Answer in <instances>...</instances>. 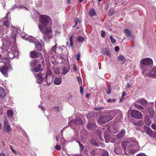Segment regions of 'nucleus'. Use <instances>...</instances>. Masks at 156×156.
Returning <instances> with one entry per match:
<instances>
[{
  "label": "nucleus",
  "instance_id": "nucleus-53",
  "mask_svg": "<svg viewBox=\"0 0 156 156\" xmlns=\"http://www.w3.org/2000/svg\"><path fill=\"white\" fill-rule=\"evenodd\" d=\"M151 127L153 129L156 130V125L154 123H153L151 125Z\"/></svg>",
  "mask_w": 156,
  "mask_h": 156
},
{
  "label": "nucleus",
  "instance_id": "nucleus-26",
  "mask_svg": "<svg viewBox=\"0 0 156 156\" xmlns=\"http://www.w3.org/2000/svg\"><path fill=\"white\" fill-rule=\"evenodd\" d=\"M125 133V131L124 129H122L120 132L117 135V138H120L123 136H124Z\"/></svg>",
  "mask_w": 156,
  "mask_h": 156
},
{
  "label": "nucleus",
  "instance_id": "nucleus-23",
  "mask_svg": "<svg viewBox=\"0 0 156 156\" xmlns=\"http://www.w3.org/2000/svg\"><path fill=\"white\" fill-rule=\"evenodd\" d=\"M40 60L36 59L30 62V65L31 67H34L37 65V64L40 62Z\"/></svg>",
  "mask_w": 156,
  "mask_h": 156
},
{
  "label": "nucleus",
  "instance_id": "nucleus-60",
  "mask_svg": "<svg viewBox=\"0 0 156 156\" xmlns=\"http://www.w3.org/2000/svg\"><path fill=\"white\" fill-rule=\"evenodd\" d=\"M156 138V131L154 132V134L153 135V136L152 138Z\"/></svg>",
  "mask_w": 156,
  "mask_h": 156
},
{
  "label": "nucleus",
  "instance_id": "nucleus-49",
  "mask_svg": "<svg viewBox=\"0 0 156 156\" xmlns=\"http://www.w3.org/2000/svg\"><path fill=\"white\" fill-rule=\"evenodd\" d=\"M55 148L57 150L59 151L61 149V147L59 145H57L55 147Z\"/></svg>",
  "mask_w": 156,
  "mask_h": 156
},
{
  "label": "nucleus",
  "instance_id": "nucleus-10",
  "mask_svg": "<svg viewBox=\"0 0 156 156\" xmlns=\"http://www.w3.org/2000/svg\"><path fill=\"white\" fill-rule=\"evenodd\" d=\"M131 116L132 117L136 119H141L143 117L141 113L136 110H133L132 111Z\"/></svg>",
  "mask_w": 156,
  "mask_h": 156
},
{
  "label": "nucleus",
  "instance_id": "nucleus-54",
  "mask_svg": "<svg viewBox=\"0 0 156 156\" xmlns=\"http://www.w3.org/2000/svg\"><path fill=\"white\" fill-rule=\"evenodd\" d=\"M101 36L102 37H105V32L104 30L101 31Z\"/></svg>",
  "mask_w": 156,
  "mask_h": 156
},
{
  "label": "nucleus",
  "instance_id": "nucleus-31",
  "mask_svg": "<svg viewBox=\"0 0 156 156\" xmlns=\"http://www.w3.org/2000/svg\"><path fill=\"white\" fill-rule=\"evenodd\" d=\"M41 65L40 64L37 65V66L34 67V72H36L41 71Z\"/></svg>",
  "mask_w": 156,
  "mask_h": 156
},
{
  "label": "nucleus",
  "instance_id": "nucleus-27",
  "mask_svg": "<svg viewBox=\"0 0 156 156\" xmlns=\"http://www.w3.org/2000/svg\"><path fill=\"white\" fill-rule=\"evenodd\" d=\"M6 95L5 92L3 88L0 87V97L4 98Z\"/></svg>",
  "mask_w": 156,
  "mask_h": 156
},
{
  "label": "nucleus",
  "instance_id": "nucleus-37",
  "mask_svg": "<svg viewBox=\"0 0 156 156\" xmlns=\"http://www.w3.org/2000/svg\"><path fill=\"white\" fill-rule=\"evenodd\" d=\"M52 108L54 112L56 113H58L60 109V107L59 106H55L53 107Z\"/></svg>",
  "mask_w": 156,
  "mask_h": 156
},
{
  "label": "nucleus",
  "instance_id": "nucleus-41",
  "mask_svg": "<svg viewBox=\"0 0 156 156\" xmlns=\"http://www.w3.org/2000/svg\"><path fill=\"white\" fill-rule=\"evenodd\" d=\"M77 40L78 41L82 42L84 41V39L83 37L81 36H79L77 37Z\"/></svg>",
  "mask_w": 156,
  "mask_h": 156
},
{
  "label": "nucleus",
  "instance_id": "nucleus-43",
  "mask_svg": "<svg viewBox=\"0 0 156 156\" xmlns=\"http://www.w3.org/2000/svg\"><path fill=\"white\" fill-rule=\"evenodd\" d=\"M94 115V113H89L87 115V119H91L92 118V117H91V116H93Z\"/></svg>",
  "mask_w": 156,
  "mask_h": 156
},
{
  "label": "nucleus",
  "instance_id": "nucleus-36",
  "mask_svg": "<svg viewBox=\"0 0 156 156\" xmlns=\"http://www.w3.org/2000/svg\"><path fill=\"white\" fill-rule=\"evenodd\" d=\"M90 143L91 144H93L98 147L99 146L98 144L96 142V141L94 139H91L90 140Z\"/></svg>",
  "mask_w": 156,
  "mask_h": 156
},
{
  "label": "nucleus",
  "instance_id": "nucleus-50",
  "mask_svg": "<svg viewBox=\"0 0 156 156\" xmlns=\"http://www.w3.org/2000/svg\"><path fill=\"white\" fill-rule=\"evenodd\" d=\"M115 99H111L109 98L107 101V102H110V103L115 102Z\"/></svg>",
  "mask_w": 156,
  "mask_h": 156
},
{
  "label": "nucleus",
  "instance_id": "nucleus-25",
  "mask_svg": "<svg viewBox=\"0 0 156 156\" xmlns=\"http://www.w3.org/2000/svg\"><path fill=\"white\" fill-rule=\"evenodd\" d=\"M144 122L146 125L149 126L151 123V121L150 120L149 117L147 116H146L144 119Z\"/></svg>",
  "mask_w": 156,
  "mask_h": 156
},
{
  "label": "nucleus",
  "instance_id": "nucleus-24",
  "mask_svg": "<svg viewBox=\"0 0 156 156\" xmlns=\"http://www.w3.org/2000/svg\"><path fill=\"white\" fill-rule=\"evenodd\" d=\"M73 122L76 125H82L83 123V122L81 119L80 118H78L77 119L73 120Z\"/></svg>",
  "mask_w": 156,
  "mask_h": 156
},
{
  "label": "nucleus",
  "instance_id": "nucleus-29",
  "mask_svg": "<svg viewBox=\"0 0 156 156\" xmlns=\"http://www.w3.org/2000/svg\"><path fill=\"white\" fill-rule=\"evenodd\" d=\"M54 83L56 85H59L62 83V80L59 78H55L54 80Z\"/></svg>",
  "mask_w": 156,
  "mask_h": 156
},
{
  "label": "nucleus",
  "instance_id": "nucleus-30",
  "mask_svg": "<svg viewBox=\"0 0 156 156\" xmlns=\"http://www.w3.org/2000/svg\"><path fill=\"white\" fill-rule=\"evenodd\" d=\"M115 153L118 155L122 154V151L120 147H116L114 149Z\"/></svg>",
  "mask_w": 156,
  "mask_h": 156
},
{
  "label": "nucleus",
  "instance_id": "nucleus-12",
  "mask_svg": "<svg viewBox=\"0 0 156 156\" xmlns=\"http://www.w3.org/2000/svg\"><path fill=\"white\" fill-rule=\"evenodd\" d=\"M2 20L3 21V25L7 28H9L10 27V23L9 20H8V14L7 13L5 16Z\"/></svg>",
  "mask_w": 156,
  "mask_h": 156
},
{
  "label": "nucleus",
  "instance_id": "nucleus-59",
  "mask_svg": "<svg viewBox=\"0 0 156 156\" xmlns=\"http://www.w3.org/2000/svg\"><path fill=\"white\" fill-rule=\"evenodd\" d=\"M113 129L114 130V131L112 132L113 133H116L117 132L118 130L116 128L113 127Z\"/></svg>",
  "mask_w": 156,
  "mask_h": 156
},
{
  "label": "nucleus",
  "instance_id": "nucleus-16",
  "mask_svg": "<svg viewBox=\"0 0 156 156\" xmlns=\"http://www.w3.org/2000/svg\"><path fill=\"white\" fill-rule=\"evenodd\" d=\"M110 136L108 133V130H105L104 133V137L106 143H108L109 141Z\"/></svg>",
  "mask_w": 156,
  "mask_h": 156
},
{
  "label": "nucleus",
  "instance_id": "nucleus-40",
  "mask_svg": "<svg viewBox=\"0 0 156 156\" xmlns=\"http://www.w3.org/2000/svg\"><path fill=\"white\" fill-rule=\"evenodd\" d=\"M118 59L120 61H124L125 59V58L122 55H119L118 57Z\"/></svg>",
  "mask_w": 156,
  "mask_h": 156
},
{
  "label": "nucleus",
  "instance_id": "nucleus-33",
  "mask_svg": "<svg viewBox=\"0 0 156 156\" xmlns=\"http://www.w3.org/2000/svg\"><path fill=\"white\" fill-rule=\"evenodd\" d=\"M13 112L12 110H8L7 112V115L8 117H11L13 115Z\"/></svg>",
  "mask_w": 156,
  "mask_h": 156
},
{
  "label": "nucleus",
  "instance_id": "nucleus-42",
  "mask_svg": "<svg viewBox=\"0 0 156 156\" xmlns=\"http://www.w3.org/2000/svg\"><path fill=\"white\" fill-rule=\"evenodd\" d=\"M111 88L110 86H108L107 89L106 90V93L107 94H109L111 93Z\"/></svg>",
  "mask_w": 156,
  "mask_h": 156
},
{
  "label": "nucleus",
  "instance_id": "nucleus-2",
  "mask_svg": "<svg viewBox=\"0 0 156 156\" xmlns=\"http://www.w3.org/2000/svg\"><path fill=\"white\" fill-rule=\"evenodd\" d=\"M2 61L0 62H3L4 65L0 67V71L5 76L7 77L8 71L11 68V65L10 64V61L8 58H2Z\"/></svg>",
  "mask_w": 156,
  "mask_h": 156
},
{
  "label": "nucleus",
  "instance_id": "nucleus-28",
  "mask_svg": "<svg viewBox=\"0 0 156 156\" xmlns=\"http://www.w3.org/2000/svg\"><path fill=\"white\" fill-rule=\"evenodd\" d=\"M136 126H141L143 124V122L142 121H133L132 122Z\"/></svg>",
  "mask_w": 156,
  "mask_h": 156
},
{
  "label": "nucleus",
  "instance_id": "nucleus-64",
  "mask_svg": "<svg viewBox=\"0 0 156 156\" xmlns=\"http://www.w3.org/2000/svg\"><path fill=\"white\" fill-rule=\"evenodd\" d=\"M136 156H146L144 154L141 153L137 154Z\"/></svg>",
  "mask_w": 156,
  "mask_h": 156
},
{
  "label": "nucleus",
  "instance_id": "nucleus-9",
  "mask_svg": "<svg viewBox=\"0 0 156 156\" xmlns=\"http://www.w3.org/2000/svg\"><path fill=\"white\" fill-rule=\"evenodd\" d=\"M30 56L33 58H39L41 59L43 58L41 52H37L36 51H32L30 53Z\"/></svg>",
  "mask_w": 156,
  "mask_h": 156
},
{
  "label": "nucleus",
  "instance_id": "nucleus-20",
  "mask_svg": "<svg viewBox=\"0 0 156 156\" xmlns=\"http://www.w3.org/2000/svg\"><path fill=\"white\" fill-rule=\"evenodd\" d=\"M51 76V70L49 68H48L47 69V71L45 76V78L47 83H48V80L49 78H50Z\"/></svg>",
  "mask_w": 156,
  "mask_h": 156
},
{
  "label": "nucleus",
  "instance_id": "nucleus-21",
  "mask_svg": "<svg viewBox=\"0 0 156 156\" xmlns=\"http://www.w3.org/2000/svg\"><path fill=\"white\" fill-rule=\"evenodd\" d=\"M136 102L138 103L141 104L142 105H146L147 104V102L146 100L144 98L139 99L136 101Z\"/></svg>",
  "mask_w": 156,
  "mask_h": 156
},
{
  "label": "nucleus",
  "instance_id": "nucleus-51",
  "mask_svg": "<svg viewBox=\"0 0 156 156\" xmlns=\"http://www.w3.org/2000/svg\"><path fill=\"white\" fill-rule=\"evenodd\" d=\"M78 18H76L75 19V25H74L73 26V27H76V25H77V23H78Z\"/></svg>",
  "mask_w": 156,
  "mask_h": 156
},
{
  "label": "nucleus",
  "instance_id": "nucleus-7",
  "mask_svg": "<svg viewBox=\"0 0 156 156\" xmlns=\"http://www.w3.org/2000/svg\"><path fill=\"white\" fill-rule=\"evenodd\" d=\"M140 63L142 66L141 70L143 68L144 69L146 67H151L153 65V61L152 59L149 58H143L140 61Z\"/></svg>",
  "mask_w": 156,
  "mask_h": 156
},
{
  "label": "nucleus",
  "instance_id": "nucleus-4",
  "mask_svg": "<svg viewBox=\"0 0 156 156\" xmlns=\"http://www.w3.org/2000/svg\"><path fill=\"white\" fill-rule=\"evenodd\" d=\"M38 27L40 31L43 34V39L44 41H48L51 37L52 31L51 27H48L44 30V29H42V27L40 26V25H38Z\"/></svg>",
  "mask_w": 156,
  "mask_h": 156
},
{
  "label": "nucleus",
  "instance_id": "nucleus-13",
  "mask_svg": "<svg viewBox=\"0 0 156 156\" xmlns=\"http://www.w3.org/2000/svg\"><path fill=\"white\" fill-rule=\"evenodd\" d=\"M144 132L148 135V136L152 138L153 135L154 134V132L150 128L146 126H144Z\"/></svg>",
  "mask_w": 156,
  "mask_h": 156
},
{
  "label": "nucleus",
  "instance_id": "nucleus-44",
  "mask_svg": "<svg viewBox=\"0 0 156 156\" xmlns=\"http://www.w3.org/2000/svg\"><path fill=\"white\" fill-rule=\"evenodd\" d=\"M135 144L133 143L132 144H129L128 146L127 147V149L129 150L130 149V147L131 146H133L134 145H135ZM136 145L138 146V144L137 143H136Z\"/></svg>",
  "mask_w": 156,
  "mask_h": 156
},
{
  "label": "nucleus",
  "instance_id": "nucleus-14",
  "mask_svg": "<svg viewBox=\"0 0 156 156\" xmlns=\"http://www.w3.org/2000/svg\"><path fill=\"white\" fill-rule=\"evenodd\" d=\"M56 141L57 142H59L60 144L61 145H63L65 144L66 141L64 138L63 137L62 134L61 135H58L56 136L55 137Z\"/></svg>",
  "mask_w": 156,
  "mask_h": 156
},
{
  "label": "nucleus",
  "instance_id": "nucleus-1",
  "mask_svg": "<svg viewBox=\"0 0 156 156\" xmlns=\"http://www.w3.org/2000/svg\"><path fill=\"white\" fill-rule=\"evenodd\" d=\"M16 35H14L10 37L8 35L2 38L3 42V44H6L7 46V48L5 52H7L6 54L9 57H7L9 59V58H13L15 56L18 54L17 50L16 48L14 46H13L11 38L16 39Z\"/></svg>",
  "mask_w": 156,
  "mask_h": 156
},
{
  "label": "nucleus",
  "instance_id": "nucleus-47",
  "mask_svg": "<svg viewBox=\"0 0 156 156\" xmlns=\"http://www.w3.org/2000/svg\"><path fill=\"white\" fill-rule=\"evenodd\" d=\"M110 39L111 40V42L112 44H114L115 42V40L113 39V37L112 36H110L109 37Z\"/></svg>",
  "mask_w": 156,
  "mask_h": 156
},
{
  "label": "nucleus",
  "instance_id": "nucleus-63",
  "mask_svg": "<svg viewBox=\"0 0 156 156\" xmlns=\"http://www.w3.org/2000/svg\"><path fill=\"white\" fill-rule=\"evenodd\" d=\"M97 133L100 134V135H98V136H99V138H100V139L101 140V133L100 131L99 130H98L97 131Z\"/></svg>",
  "mask_w": 156,
  "mask_h": 156
},
{
  "label": "nucleus",
  "instance_id": "nucleus-34",
  "mask_svg": "<svg viewBox=\"0 0 156 156\" xmlns=\"http://www.w3.org/2000/svg\"><path fill=\"white\" fill-rule=\"evenodd\" d=\"M134 106L140 110H144V108L143 107L137 104H135Z\"/></svg>",
  "mask_w": 156,
  "mask_h": 156
},
{
  "label": "nucleus",
  "instance_id": "nucleus-17",
  "mask_svg": "<svg viewBox=\"0 0 156 156\" xmlns=\"http://www.w3.org/2000/svg\"><path fill=\"white\" fill-rule=\"evenodd\" d=\"M35 47L37 50L38 51H41L43 49V46L38 41L34 42Z\"/></svg>",
  "mask_w": 156,
  "mask_h": 156
},
{
  "label": "nucleus",
  "instance_id": "nucleus-57",
  "mask_svg": "<svg viewBox=\"0 0 156 156\" xmlns=\"http://www.w3.org/2000/svg\"><path fill=\"white\" fill-rule=\"evenodd\" d=\"M73 69L74 71L75 72H76L77 70V68L76 66V65L75 64H73Z\"/></svg>",
  "mask_w": 156,
  "mask_h": 156
},
{
  "label": "nucleus",
  "instance_id": "nucleus-56",
  "mask_svg": "<svg viewBox=\"0 0 156 156\" xmlns=\"http://www.w3.org/2000/svg\"><path fill=\"white\" fill-rule=\"evenodd\" d=\"M77 80L79 83H82V80L80 77L78 76L77 77Z\"/></svg>",
  "mask_w": 156,
  "mask_h": 156
},
{
  "label": "nucleus",
  "instance_id": "nucleus-3",
  "mask_svg": "<svg viewBox=\"0 0 156 156\" xmlns=\"http://www.w3.org/2000/svg\"><path fill=\"white\" fill-rule=\"evenodd\" d=\"M39 22L41 23L42 29L43 27L46 28L48 27H51L52 20L51 18L48 16L46 15H41L39 18Z\"/></svg>",
  "mask_w": 156,
  "mask_h": 156
},
{
  "label": "nucleus",
  "instance_id": "nucleus-58",
  "mask_svg": "<svg viewBox=\"0 0 156 156\" xmlns=\"http://www.w3.org/2000/svg\"><path fill=\"white\" fill-rule=\"evenodd\" d=\"M119 47L118 46H116L115 48V50L116 52L119 51Z\"/></svg>",
  "mask_w": 156,
  "mask_h": 156
},
{
  "label": "nucleus",
  "instance_id": "nucleus-32",
  "mask_svg": "<svg viewBox=\"0 0 156 156\" xmlns=\"http://www.w3.org/2000/svg\"><path fill=\"white\" fill-rule=\"evenodd\" d=\"M149 115L151 116H152L154 114V109L153 108L149 107L148 109Z\"/></svg>",
  "mask_w": 156,
  "mask_h": 156
},
{
  "label": "nucleus",
  "instance_id": "nucleus-52",
  "mask_svg": "<svg viewBox=\"0 0 156 156\" xmlns=\"http://www.w3.org/2000/svg\"><path fill=\"white\" fill-rule=\"evenodd\" d=\"M137 151V150L131 149H130V150H129V153H131L132 154H133L135 153Z\"/></svg>",
  "mask_w": 156,
  "mask_h": 156
},
{
  "label": "nucleus",
  "instance_id": "nucleus-15",
  "mask_svg": "<svg viewBox=\"0 0 156 156\" xmlns=\"http://www.w3.org/2000/svg\"><path fill=\"white\" fill-rule=\"evenodd\" d=\"M35 75L37 80L38 83L39 84H41L43 80V75L41 73H39L37 75Z\"/></svg>",
  "mask_w": 156,
  "mask_h": 156
},
{
  "label": "nucleus",
  "instance_id": "nucleus-35",
  "mask_svg": "<svg viewBox=\"0 0 156 156\" xmlns=\"http://www.w3.org/2000/svg\"><path fill=\"white\" fill-rule=\"evenodd\" d=\"M96 12L95 10L94 9H91L89 12V16L91 17H93L94 15H95Z\"/></svg>",
  "mask_w": 156,
  "mask_h": 156
},
{
  "label": "nucleus",
  "instance_id": "nucleus-5",
  "mask_svg": "<svg viewBox=\"0 0 156 156\" xmlns=\"http://www.w3.org/2000/svg\"><path fill=\"white\" fill-rule=\"evenodd\" d=\"M110 114H106L102 116L100 118L98 119V122L101 124H105L113 119L115 116L113 111H110L108 112Z\"/></svg>",
  "mask_w": 156,
  "mask_h": 156
},
{
  "label": "nucleus",
  "instance_id": "nucleus-11",
  "mask_svg": "<svg viewBox=\"0 0 156 156\" xmlns=\"http://www.w3.org/2000/svg\"><path fill=\"white\" fill-rule=\"evenodd\" d=\"M11 130V128L8 122L6 119H5L4 121V126L3 127V132H6L9 134Z\"/></svg>",
  "mask_w": 156,
  "mask_h": 156
},
{
  "label": "nucleus",
  "instance_id": "nucleus-45",
  "mask_svg": "<svg viewBox=\"0 0 156 156\" xmlns=\"http://www.w3.org/2000/svg\"><path fill=\"white\" fill-rule=\"evenodd\" d=\"M56 48V45L52 47L51 48V52L52 53L55 52V53H56V51H55Z\"/></svg>",
  "mask_w": 156,
  "mask_h": 156
},
{
  "label": "nucleus",
  "instance_id": "nucleus-55",
  "mask_svg": "<svg viewBox=\"0 0 156 156\" xmlns=\"http://www.w3.org/2000/svg\"><path fill=\"white\" fill-rule=\"evenodd\" d=\"M80 92L81 94H83V88L82 86L80 87Z\"/></svg>",
  "mask_w": 156,
  "mask_h": 156
},
{
  "label": "nucleus",
  "instance_id": "nucleus-38",
  "mask_svg": "<svg viewBox=\"0 0 156 156\" xmlns=\"http://www.w3.org/2000/svg\"><path fill=\"white\" fill-rule=\"evenodd\" d=\"M91 156H95L98 154V153L96 150H93L91 152Z\"/></svg>",
  "mask_w": 156,
  "mask_h": 156
},
{
  "label": "nucleus",
  "instance_id": "nucleus-46",
  "mask_svg": "<svg viewBox=\"0 0 156 156\" xmlns=\"http://www.w3.org/2000/svg\"><path fill=\"white\" fill-rule=\"evenodd\" d=\"M114 12L113 10L112 9H110L109 10L108 12L109 15L112 16L114 14Z\"/></svg>",
  "mask_w": 156,
  "mask_h": 156
},
{
  "label": "nucleus",
  "instance_id": "nucleus-22",
  "mask_svg": "<svg viewBox=\"0 0 156 156\" xmlns=\"http://www.w3.org/2000/svg\"><path fill=\"white\" fill-rule=\"evenodd\" d=\"M124 31L126 34V36L129 37V39L130 40L133 39V37L131 35V32L130 30L127 29H126L124 30Z\"/></svg>",
  "mask_w": 156,
  "mask_h": 156
},
{
  "label": "nucleus",
  "instance_id": "nucleus-6",
  "mask_svg": "<svg viewBox=\"0 0 156 156\" xmlns=\"http://www.w3.org/2000/svg\"><path fill=\"white\" fill-rule=\"evenodd\" d=\"M147 69H142V74L146 76H150L153 78H156V66L153 67L149 71L148 73L146 72Z\"/></svg>",
  "mask_w": 156,
  "mask_h": 156
},
{
  "label": "nucleus",
  "instance_id": "nucleus-19",
  "mask_svg": "<svg viewBox=\"0 0 156 156\" xmlns=\"http://www.w3.org/2000/svg\"><path fill=\"white\" fill-rule=\"evenodd\" d=\"M129 140H126L123 142L121 143V146L123 150L124 151V154L126 152V147L129 142Z\"/></svg>",
  "mask_w": 156,
  "mask_h": 156
},
{
  "label": "nucleus",
  "instance_id": "nucleus-18",
  "mask_svg": "<svg viewBox=\"0 0 156 156\" xmlns=\"http://www.w3.org/2000/svg\"><path fill=\"white\" fill-rule=\"evenodd\" d=\"M86 127L88 130H92L95 128V123L88 122L87 124Z\"/></svg>",
  "mask_w": 156,
  "mask_h": 156
},
{
  "label": "nucleus",
  "instance_id": "nucleus-62",
  "mask_svg": "<svg viewBox=\"0 0 156 156\" xmlns=\"http://www.w3.org/2000/svg\"><path fill=\"white\" fill-rule=\"evenodd\" d=\"M76 56H77L76 59H77V60L78 61L80 60V54H77L76 55Z\"/></svg>",
  "mask_w": 156,
  "mask_h": 156
},
{
  "label": "nucleus",
  "instance_id": "nucleus-48",
  "mask_svg": "<svg viewBox=\"0 0 156 156\" xmlns=\"http://www.w3.org/2000/svg\"><path fill=\"white\" fill-rule=\"evenodd\" d=\"M69 40L70 42V45L71 46H72L73 45V36H71L69 38Z\"/></svg>",
  "mask_w": 156,
  "mask_h": 156
},
{
  "label": "nucleus",
  "instance_id": "nucleus-8",
  "mask_svg": "<svg viewBox=\"0 0 156 156\" xmlns=\"http://www.w3.org/2000/svg\"><path fill=\"white\" fill-rule=\"evenodd\" d=\"M68 69L65 66H63L61 68H56L54 69V71L56 74L65 75L68 72Z\"/></svg>",
  "mask_w": 156,
  "mask_h": 156
},
{
  "label": "nucleus",
  "instance_id": "nucleus-39",
  "mask_svg": "<svg viewBox=\"0 0 156 156\" xmlns=\"http://www.w3.org/2000/svg\"><path fill=\"white\" fill-rule=\"evenodd\" d=\"M104 52L108 56L110 57L111 56V54L109 51V50L107 48H105Z\"/></svg>",
  "mask_w": 156,
  "mask_h": 156
},
{
  "label": "nucleus",
  "instance_id": "nucleus-61",
  "mask_svg": "<svg viewBox=\"0 0 156 156\" xmlns=\"http://www.w3.org/2000/svg\"><path fill=\"white\" fill-rule=\"evenodd\" d=\"M84 147L83 145L82 146H81L80 147V151H81L83 150L84 149Z\"/></svg>",
  "mask_w": 156,
  "mask_h": 156
}]
</instances>
